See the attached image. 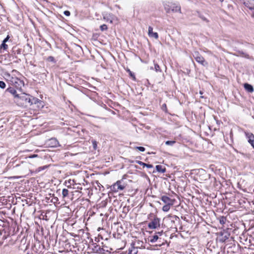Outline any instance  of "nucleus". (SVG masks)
Returning a JSON list of instances; mask_svg holds the SVG:
<instances>
[{
	"mask_svg": "<svg viewBox=\"0 0 254 254\" xmlns=\"http://www.w3.org/2000/svg\"><path fill=\"white\" fill-rule=\"evenodd\" d=\"M220 0V1H221V2H223V1H224V0Z\"/></svg>",
	"mask_w": 254,
	"mask_h": 254,
	"instance_id": "nucleus-54",
	"label": "nucleus"
},
{
	"mask_svg": "<svg viewBox=\"0 0 254 254\" xmlns=\"http://www.w3.org/2000/svg\"><path fill=\"white\" fill-rule=\"evenodd\" d=\"M8 48V45L6 44V43L2 42V44H1L0 46V50H6Z\"/></svg>",
	"mask_w": 254,
	"mask_h": 254,
	"instance_id": "nucleus-27",
	"label": "nucleus"
},
{
	"mask_svg": "<svg viewBox=\"0 0 254 254\" xmlns=\"http://www.w3.org/2000/svg\"><path fill=\"white\" fill-rule=\"evenodd\" d=\"M30 100L31 101H29L30 106H31L33 104H39L42 107L43 106V105H42V101L36 97H34L30 95Z\"/></svg>",
	"mask_w": 254,
	"mask_h": 254,
	"instance_id": "nucleus-9",
	"label": "nucleus"
},
{
	"mask_svg": "<svg viewBox=\"0 0 254 254\" xmlns=\"http://www.w3.org/2000/svg\"><path fill=\"white\" fill-rule=\"evenodd\" d=\"M148 36L151 38H154L157 39L158 38L159 36L157 32H153V28L151 26H149L148 27Z\"/></svg>",
	"mask_w": 254,
	"mask_h": 254,
	"instance_id": "nucleus-10",
	"label": "nucleus"
},
{
	"mask_svg": "<svg viewBox=\"0 0 254 254\" xmlns=\"http://www.w3.org/2000/svg\"><path fill=\"white\" fill-rule=\"evenodd\" d=\"M8 93L11 94L13 96L14 101L16 99L17 96L16 95H18L19 94L17 93L16 90L12 87H9L7 88L4 91L3 95L6 96L7 95Z\"/></svg>",
	"mask_w": 254,
	"mask_h": 254,
	"instance_id": "nucleus-6",
	"label": "nucleus"
},
{
	"mask_svg": "<svg viewBox=\"0 0 254 254\" xmlns=\"http://www.w3.org/2000/svg\"><path fill=\"white\" fill-rule=\"evenodd\" d=\"M13 83H14V84L15 85V87L17 88H21L22 86H24V82L23 80H20V79L17 78H16L14 79Z\"/></svg>",
	"mask_w": 254,
	"mask_h": 254,
	"instance_id": "nucleus-11",
	"label": "nucleus"
},
{
	"mask_svg": "<svg viewBox=\"0 0 254 254\" xmlns=\"http://www.w3.org/2000/svg\"><path fill=\"white\" fill-rule=\"evenodd\" d=\"M168 218H170V219L171 222H173L174 224L175 223V222L176 221H180V218L176 215H172H172H169L168 216Z\"/></svg>",
	"mask_w": 254,
	"mask_h": 254,
	"instance_id": "nucleus-18",
	"label": "nucleus"
},
{
	"mask_svg": "<svg viewBox=\"0 0 254 254\" xmlns=\"http://www.w3.org/2000/svg\"><path fill=\"white\" fill-rule=\"evenodd\" d=\"M199 93H200V94H202V92L201 91H200Z\"/></svg>",
	"mask_w": 254,
	"mask_h": 254,
	"instance_id": "nucleus-55",
	"label": "nucleus"
},
{
	"mask_svg": "<svg viewBox=\"0 0 254 254\" xmlns=\"http://www.w3.org/2000/svg\"><path fill=\"white\" fill-rule=\"evenodd\" d=\"M137 251L135 248L134 247L132 250H128V254H136Z\"/></svg>",
	"mask_w": 254,
	"mask_h": 254,
	"instance_id": "nucleus-38",
	"label": "nucleus"
},
{
	"mask_svg": "<svg viewBox=\"0 0 254 254\" xmlns=\"http://www.w3.org/2000/svg\"><path fill=\"white\" fill-rule=\"evenodd\" d=\"M135 149H137L141 152H143L145 150V148L142 146H136L135 147Z\"/></svg>",
	"mask_w": 254,
	"mask_h": 254,
	"instance_id": "nucleus-37",
	"label": "nucleus"
},
{
	"mask_svg": "<svg viewBox=\"0 0 254 254\" xmlns=\"http://www.w3.org/2000/svg\"><path fill=\"white\" fill-rule=\"evenodd\" d=\"M16 96L17 97L14 102L18 106L24 108L30 106L29 102V101H31L30 95L25 93H21V94H18V95Z\"/></svg>",
	"mask_w": 254,
	"mask_h": 254,
	"instance_id": "nucleus-1",
	"label": "nucleus"
},
{
	"mask_svg": "<svg viewBox=\"0 0 254 254\" xmlns=\"http://www.w3.org/2000/svg\"><path fill=\"white\" fill-rule=\"evenodd\" d=\"M166 242V241L164 240V237H161V240H158V241H156V243L155 246H161L164 245Z\"/></svg>",
	"mask_w": 254,
	"mask_h": 254,
	"instance_id": "nucleus-19",
	"label": "nucleus"
},
{
	"mask_svg": "<svg viewBox=\"0 0 254 254\" xmlns=\"http://www.w3.org/2000/svg\"><path fill=\"white\" fill-rule=\"evenodd\" d=\"M26 254H33L32 253H30L29 252H28Z\"/></svg>",
	"mask_w": 254,
	"mask_h": 254,
	"instance_id": "nucleus-53",
	"label": "nucleus"
},
{
	"mask_svg": "<svg viewBox=\"0 0 254 254\" xmlns=\"http://www.w3.org/2000/svg\"><path fill=\"white\" fill-rule=\"evenodd\" d=\"M163 6L166 13H169L171 11L173 12H181V6L176 3L166 1L164 2Z\"/></svg>",
	"mask_w": 254,
	"mask_h": 254,
	"instance_id": "nucleus-2",
	"label": "nucleus"
},
{
	"mask_svg": "<svg viewBox=\"0 0 254 254\" xmlns=\"http://www.w3.org/2000/svg\"><path fill=\"white\" fill-rule=\"evenodd\" d=\"M35 253L36 254H43L44 252H42L41 251H38L37 250H36V251H35Z\"/></svg>",
	"mask_w": 254,
	"mask_h": 254,
	"instance_id": "nucleus-48",
	"label": "nucleus"
},
{
	"mask_svg": "<svg viewBox=\"0 0 254 254\" xmlns=\"http://www.w3.org/2000/svg\"><path fill=\"white\" fill-rule=\"evenodd\" d=\"M75 49L76 51L79 53L83 52L81 47L78 45L75 44Z\"/></svg>",
	"mask_w": 254,
	"mask_h": 254,
	"instance_id": "nucleus-31",
	"label": "nucleus"
},
{
	"mask_svg": "<svg viewBox=\"0 0 254 254\" xmlns=\"http://www.w3.org/2000/svg\"><path fill=\"white\" fill-rule=\"evenodd\" d=\"M162 110L165 112H166V110H167V106L166 105V104H164L163 105H162Z\"/></svg>",
	"mask_w": 254,
	"mask_h": 254,
	"instance_id": "nucleus-47",
	"label": "nucleus"
},
{
	"mask_svg": "<svg viewBox=\"0 0 254 254\" xmlns=\"http://www.w3.org/2000/svg\"><path fill=\"white\" fill-rule=\"evenodd\" d=\"M136 163L140 165H141L143 166V167H145V165H146V163H145L141 161H139V160H136L134 161Z\"/></svg>",
	"mask_w": 254,
	"mask_h": 254,
	"instance_id": "nucleus-36",
	"label": "nucleus"
},
{
	"mask_svg": "<svg viewBox=\"0 0 254 254\" xmlns=\"http://www.w3.org/2000/svg\"><path fill=\"white\" fill-rule=\"evenodd\" d=\"M156 235H158V237H164L163 235L164 233L163 232V230H161V231H158L157 232L155 233Z\"/></svg>",
	"mask_w": 254,
	"mask_h": 254,
	"instance_id": "nucleus-40",
	"label": "nucleus"
},
{
	"mask_svg": "<svg viewBox=\"0 0 254 254\" xmlns=\"http://www.w3.org/2000/svg\"><path fill=\"white\" fill-rule=\"evenodd\" d=\"M47 61L48 62H52L54 64L56 63V60L55 58L53 56H49L47 58Z\"/></svg>",
	"mask_w": 254,
	"mask_h": 254,
	"instance_id": "nucleus-29",
	"label": "nucleus"
},
{
	"mask_svg": "<svg viewBox=\"0 0 254 254\" xmlns=\"http://www.w3.org/2000/svg\"><path fill=\"white\" fill-rule=\"evenodd\" d=\"M180 225L181 226V228L182 229V222L181 221V220L180 219V221H176L175 223V228L177 229V227Z\"/></svg>",
	"mask_w": 254,
	"mask_h": 254,
	"instance_id": "nucleus-41",
	"label": "nucleus"
},
{
	"mask_svg": "<svg viewBox=\"0 0 254 254\" xmlns=\"http://www.w3.org/2000/svg\"><path fill=\"white\" fill-rule=\"evenodd\" d=\"M236 51L237 53L239 54V55L247 59L250 58L249 55L244 53L243 51L240 50H237Z\"/></svg>",
	"mask_w": 254,
	"mask_h": 254,
	"instance_id": "nucleus-20",
	"label": "nucleus"
},
{
	"mask_svg": "<svg viewBox=\"0 0 254 254\" xmlns=\"http://www.w3.org/2000/svg\"><path fill=\"white\" fill-rule=\"evenodd\" d=\"M50 141H51V143L54 146H57L59 143L57 139L55 138H52Z\"/></svg>",
	"mask_w": 254,
	"mask_h": 254,
	"instance_id": "nucleus-22",
	"label": "nucleus"
},
{
	"mask_svg": "<svg viewBox=\"0 0 254 254\" xmlns=\"http://www.w3.org/2000/svg\"><path fill=\"white\" fill-rule=\"evenodd\" d=\"M110 15H106L104 16V19L106 20L107 21H109L111 23L113 22L112 20L110 17Z\"/></svg>",
	"mask_w": 254,
	"mask_h": 254,
	"instance_id": "nucleus-34",
	"label": "nucleus"
},
{
	"mask_svg": "<svg viewBox=\"0 0 254 254\" xmlns=\"http://www.w3.org/2000/svg\"><path fill=\"white\" fill-rule=\"evenodd\" d=\"M9 38H10V36L8 35H7V36H6V37L4 39H3V40L2 41V42H3V43H6V42L8 41V40H9Z\"/></svg>",
	"mask_w": 254,
	"mask_h": 254,
	"instance_id": "nucleus-45",
	"label": "nucleus"
},
{
	"mask_svg": "<svg viewBox=\"0 0 254 254\" xmlns=\"http://www.w3.org/2000/svg\"><path fill=\"white\" fill-rule=\"evenodd\" d=\"M172 204H166L164 205L162 207L163 211L165 212H167L169 211V210L170 208V205H172Z\"/></svg>",
	"mask_w": 254,
	"mask_h": 254,
	"instance_id": "nucleus-28",
	"label": "nucleus"
},
{
	"mask_svg": "<svg viewBox=\"0 0 254 254\" xmlns=\"http://www.w3.org/2000/svg\"><path fill=\"white\" fill-rule=\"evenodd\" d=\"M244 87L245 89L249 93H252L254 92V87L253 86L248 83H245L244 84Z\"/></svg>",
	"mask_w": 254,
	"mask_h": 254,
	"instance_id": "nucleus-15",
	"label": "nucleus"
},
{
	"mask_svg": "<svg viewBox=\"0 0 254 254\" xmlns=\"http://www.w3.org/2000/svg\"><path fill=\"white\" fill-rule=\"evenodd\" d=\"M3 244V241L0 242V246H1Z\"/></svg>",
	"mask_w": 254,
	"mask_h": 254,
	"instance_id": "nucleus-52",
	"label": "nucleus"
},
{
	"mask_svg": "<svg viewBox=\"0 0 254 254\" xmlns=\"http://www.w3.org/2000/svg\"><path fill=\"white\" fill-rule=\"evenodd\" d=\"M100 29L102 31L106 30L108 29L107 25H106V24H103V25L100 26Z\"/></svg>",
	"mask_w": 254,
	"mask_h": 254,
	"instance_id": "nucleus-35",
	"label": "nucleus"
},
{
	"mask_svg": "<svg viewBox=\"0 0 254 254\" xmlns=\"http://www.w3.org/2000/svg\"><path fill=\"white\" fill-rule=\"evenodd\" d=\"M217 219L219 221L220 224L222 226H223L224 224H225L226 221L227 220L226 217L224 216L219 217V218H218Z\"/></svg>",
	"mask_w": 254,
	"mask_h": 254,
	"instance_id": "nucleus-21",
	"label": "nucleus"
},
{
	"mask_svg": "<svg viewBox=\"0 0 254 254\" xmlns=\"http://www.w3.org/2000/svg\"><path fill=\"white\" fill-rule=\"evenodd\" d=\"M92 143L93 145V148L94 150H96L97 148V142L95 140H92Z\"/></svg>",
	"mask_w": 254,
	"mask_h": 254,
	"instance_id": "nucleus-33",
	"label": "nucleus"
},
{
	"mask_svg": "<svg viewBox=\"0 0 254 254\" xmlns=\"http://www.w3.org/2000/svg\"><path fill=\"white\" fill-rule=\"evenodd\" d=\"M123 179L121 180L118 181L116 183H115L117 187L118 188L119 190H123L126 187L125 184H122Z\"/></svg>",
	"mask_w": 254,
	"mask_h": 254,
	"instance_id": "nucleus-16",
	"label": "nucleus"
},
{
	"mask_svg": "<svg viewBox=\"0 0 254 254\" xmlns=\"http://www.w3.org/2000/svg\"><path fill=\"white\" fill-rule=\"evenodd\" d=\"M176 141L175 140H167L165 141V144L167 145L173 146Z\"/></svg>",
	"mask_w": 254,
	"mask_h": 254,
	"instance_id": "nucleus-26",
	"label": "nucleus"
},
{
	"mask_svg": "<svg viewBox=\"0 0 254 254\" xmlns=\"http://www.w3.org/2000/svg\"><path fill=\"white\" fill-rule=\"evenodd\" d=\"M111 189L112 191L115 192H117L119 190L118 188L117 187V186L115 183L111 187Z\"/></svg>",
	"mask_w": 254,
	"mask_h": 254,
	"instance_id": "nucleus-32",
	"label": "nucleus"
},
{
	"mask_svg": "<svg viewBox=\"0 0 254 254\" xmlns=\"http://www.w3.org/2000/svg\"><path fill=\"white\" fill-rule=\"evenodd\" d=\"M6 87V84L3 81H0V88L1 89H4Z\"/></svg>",
	"mask_w": 254,
	"mask_h": 254,
	"instance_id": "nucleus-39",
	"label": "nucleus"
},
{
	"mask_svg": "<svg viewBox=\"0 0 254 254\" xmlns=\"http://www.w3.org/2000/svg\"><path fill=\"white\" fill-rule=\"evenodd\" d=\"M154 69L156 72H162V70L160 67V66L158 65V64L155 63V62L154 61Z\"/></svg>",
	"mask_w": 254,
	"mask_h": 254,
	"instance_id": "nucleus-25",
	"label": "nucleus"
},
{
	"mask_svg": "<svg viewBox=\"0 0 254 254\" xmlns=\"http://www.w3.org/2000/svg\"><path fill=\"white\" fill-rule=\"evenodd\" d=\"M155 168L156 171L159 173H164L166 171V169L165 167H163L162 166L160 165H156Z\"/></svg>",
	"mask_w": 254,
	"mask_h": 254,
	"instance_id": "nucleus-17",
	"label": "nucleus"
},
{
	"mask_svg": "<svg viewBox=\"0 0 254 254\" xmlns=\"http://www.w3.org/2000/svg\"><path fill=\"white\" fill-rule=\"evenodd\" d=\"M244 4L249 9L254 6V0H245Z\"/></svg>",
	"mask_w": 254,
	"mask_h": 254,
	"instance_id": "nucleus-13",
	"label": "nucleus"
},
{
	"mask_svg": "<svg viewBox=\"0 0 254 254\" xmlns=\"http://www.w3.org/2000/svg\"><path fill=\"white\" fill-rule=\"evenodd\" d=\"M127 72L128 73L130 77L134 81L136 80V77L135 76V74L133 72H132L131 71H130L129 69L127 70Z\"/></svg>",
	"mask_w": 254,
	"mask_h": 254,
	"instance_id": "nucleus-23",
	"label": "nucleus"
},
{
	"mask_svg": "<svg viewBox=\"0 0 254 254\" xmlns=\"http://www.w3.org/2000/svg\"><path fill=\"white\" fill-rule=\"evenodd\" d=\"M245 135L248 138V142L254 148V135L253 133L250 132H245Z\"/></svg>",
	"mask_w": 254,
	"mask_h": 254,
	"instance_id": "nucleus-8",
	"label": "nucleus"
},
{
	"mask_svg": "<svg viewBox=\"0 0 254 254\" xmlns=\"http://www.w3.org/2000/svg\"><path fill=\"white\" fill-rule=\"evenodd\" d=\"M148 241L151 243H155L156 241H158V240H161V237H158L157 235L155 233L151 236H150L148 238Z\"/></svg>",
	"mask_w": 254,
	"mask_h": 254,
	"instance_id": "nucleus-14",
	"label": "nucleus"
},
{
	"mask_svg": "<svg viewBox=\"0 0 254 254\" xmlns=\"http://www.w3.org/2000/svg\"><path fill=\"white\" fill-rule=\"evenodd\" d=\"M64 14L66 16H69L70 15V12L68 10H65L64 12Z\"/></svg>",
	"mask_w": 254,
	"mask_h": 254,
	"instance_id": "nucleus-44",
	"label": "nucleus"
},
{
	"mask_svg": "<svg viewBox=\"0 0 254 254\" xmlns=\"http://www.w3.org/2000/svg\"><path fill=\"white\" fill-rule=\"evenodd\" d=\"M36 157H38V155L37 154H33V155H29L27 157H26V158H36Z\"/></svg>",
	"mask_w": 254,
	"mask_h": 254,
	"instance_id": "nucleus-43",
	"label": "nucleus"
},
{
	"mask_svg": "<svg viewBox=\"0 0 254 254\" xmlns=\"http://www.w3.org/2000/svg\"><path fill=\"white\" fill-rule=\"evenodd\" d=\"M231 229L227 228L223 229L217 233V235L219 237V241L221 242H225L230 236Z\"/></svg>",
	"mask_w": 254,
	"mask_h": 254,
	"instance_id": "nucleus-3",
	"label": "nucleus"
},
{
	"mask_svg": "<svg viewBox=\"0 0 254 254\" xmlns=\"http://www.w3.org/2000/svg\"><path fill=\"white\" fill-rule=\"evenodd\" d=\"M193 57L195 61L203 66L207 65L208 63L205 61L204 58L201 56L198 52H194Z\"/></svg>",
	"mask_w": 254,
	"mask_h": 254,
	"instance_id": "nucleus-5",
	"label": "nucleus"
},
{
	"mask_svg": "<svg viewBox=\"0 0 254 254\" xmlns=\"http://www.w3.org/2000/svg\"><path fill=\"white\" fill-rule=\"evenodd\" d=\"M6 238H7V237H6V236H3L2 237V240H5Z\"/></svg>",
	"mask_w": 254,
	"mask_h": 254,
	"instance_id": "nucleus-51",
	"label": "nucleus"
},
{
	"mask_svg": "<svg viewBox=\"0 0 254 254\" xmlns=\"http://www.w3.org/2000/svg\"><path fill=\"white\" fill-rule=\"evenodd\" d=\"M138 158V159L140 158V157H137V158Z\"/></svg>",
	"mask_w": 254,
	"mask_h": 254,
	"instance_id": "nucleus-56",
	"label": "nucleus"
},
{
	"mask_svg": "<svg viewBox=\"0 0 254 254\" xmlns=\"http://www.w3.org/2000/svg\"><path fill=\"white\" fill-rule=\"evenodd\" d=\"M253 192L254 193V189H253Z\"/></svg>",
	"mask_w": 254,
	"mask_h": 254,
	"instance_id": "nucleus-58",
	"label": "nucleus"
},
{
	"mask_svg": "<svg viewBox=\"0 0 254 254\" xmlns=\"http://www.w3.org/2000/svg\"><path fill=\"white\" fill-rule=\"evenodd\" d=\"M68 190L66 189H64L62 190V195L64 198L66 197L68 194Z\"/></svg>",
	"mask_w": 254,
	"mask_h": 254,
	"instance_id": "nucleus-24",
	"label": "nucleus"
},
{
	"mask_svg": "<svg viewBox=\"0 0 254 254\" xmlns=\"http://www.w3.org/2000/svg\"><path fill=\"white\" fill-rule=\"evenodd\" d=\"M145 167H146V168H149V169L152 168L153 167V165L152 164H146V165Z\"/></svg>",
	"mask_w": 254,
	"mask_h": 254,
	"instance_id": "nucleus-46",
	"label": "nucleus"
},
{
	"mask_svg": "<svg viewBox=\"0 0 254 254\" xmlns=\"http://www.w3.org/2000/svg\"><path fill=\"white\" fill-rule=\"evenodd\" d=\"M161 199L166 204H173V200L167 196H166V195L162 196Z\"/></svg>",
	"mask_w": 254,
	"mask_h": 254,
	"instance_id": "nucleus-12",
	"label": "nucleus"
},
{
	"mask_svg": "<svg viewBox=\"0 0 254 254\" xmlns=\"http://www.w3.org/2000/svg\"><path fill=\"white\" fill-rule=\"evenodd\" d=\"M198 16L204 21L206 22H208L209 20L205 18L202 14H201L200 12H198Z\"/></svg>",
	"mask_w": 254,
	"mask_h": 254,
	"instance_id": "nucleus-30",
	"label": "nucleus"
},
{
	"mask_svg": "<svg viewBox=\"0 0 254 254\" xmlns=\"http://www.w3.org/2000/svg\"><path fill=\"white\" fill-rule=\"evenodd\" d=\"M150 69H153V67H151Z\"/></svg>",
	"mask_w": 254,
	"mask_h": 254,
	"instance_id": "nucleus-57",
	"label": "nucleus"
},
{
	"mask_svg": "<svg viewBox=\"0 0 254 254\" xmlns=\"http://www.w3.org/2000/svg\"><path fill=\"white\" fill-rule=\"evenodd\" d=\"M49 167V166H47V165H45V166H42V167H40L38 168V172H40L41 171V170H43L45 169H47Z\"/></svg>",
	"mask_w": 254,
	"mask_h": 254,
	"instance_id": "nucleus-42",
	"label": "nucleus"
},
{
	"mask_svg": "<svg viewBox=\"0 0 254 254\" xmlns=\"http://www.w3.org/2000/svg\"><path fill=\"white\" fill-rule=\"evenodd\" d=\"M154 215L153 213H150L149 215V217H148V218H149L150 217H152Z\"/></svg>",
	"mask_w": 254,
	"mask_h": 254,
	"instance_id": "nucleus-50",
	"label": "nucleus"
},
{
	"mask_svg": "<svg viewBox=\"0 0 254 254\" xmlns=\"http://www.w3.org/2000/svg\"><path fill=\"white\" fill-rule=\"evenodd\" d=\"M160 227V219L157 217H154L148 224V227L150 229H155Z\"/></svg>",
	"mask_w": 254,
	"mask_h": 254,
	"instance_id": "nucleus-4",
	"label": "nucleus"
},
{
	"mask_svg": "<svg viewBox=\"0 0 254 254\" xmlns=\"http://www.w3.org/2000/svg\"><path fill=\"white\" fill-rule=\"evenodd\" d=\"M93 247L92 248V250L94 253H97L99 254H103L104 253V249L103 248H101L99 245H97L96 243H93L92 244Z\"/></svg>",
	"mask_w": 254,
	"mask_h": 254,
	"instance_id": "nucleus-7",
	"label": "nucleus"
},
{
	"mask_svg": "<svg viewBox=\"0 0 254 254\" xmlns=\"http://www.w3.org/2000/svg\"><path fill=\"white\" fill-rule=\"evenodd\" d=\"M53 199H54V202H57V201L58 200V198H57V197H54V198H53Z\"/></svg>",
	"mask_w": 254,
	"mask_h": 254,
	"instance_id": "nucleus-49",
	"label": "nucleus"
}]
</instances>
